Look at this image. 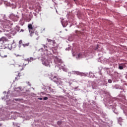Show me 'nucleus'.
Instances as JSON below:
<instances>
[{"label":"nucleus","instance_id":"obj_5","mask_svg":"<svg viewBox=\"0 0 127 127\" xmlns=\"http://www.w3.org/2000/svg\"><path fill=\"white\" fill-rule=\"evenodd\" d=\"M15 17H16V16H15L13 14H11L10 15V18H11V19H12V20H15Z\"/></svg>","mask_w":127,"mask_h":127},{"label":"nucleus","instance_id":"obj_1","mask_svg":"<svg viewBox=\"0 0 127 127\" xmlns=\"http://www.w3.org/2000/svg\"><path fill=\"white\" fill-rule=\"evenodd\" d=\"M54 82L56 83L58 85H61L63 82L61 81V78H59L57 76H55L53 78Z\"/></svg>","mask_w":127,"mask_h":127},{"label":"nucleus","instance_id":"obj_13","mask_svg":"<svg viewBox=\"0 0 127 127\" xmlns=\"http://www.w3.org/2000/svg\"><path fill=\"white\" fill-rule=\"evenodd\" d=\"M26 62H25L24 63H23V66H21V67H23V66H25L26 65Z\"/></svg>","mask_w":127,"mask_h":127},{"label":"nucleus","instance_id":"obj_18","mask_svg":"<svg viewBox=\"0 0 127 127\" xmlns=\"http://www.w3.org/2000/svg\"><path fill=\"white\" fill-rule=\"evenodd\" d=\"M39 100H40L41 101L42 100V98H39Z\"/></svg>","mask_w":127,"mask_h":127},{"label":"nucleus","instance_id":"obj_7","mask_svg":"<svg viewBox=\"0 0 127 127\" xmlns=\"http://www.w3.org/2000/svg\"><path fill=\"white\" fill-rule=\"evenodd\" d=\"M48 42H50L51 44H54L55 43V41L51 40L50 39H47Z\"/></svg>","mask_w":127,"mask_h":127},{"label":"nucleus","instance_id":"obj_14","mask_svg":"<svg viewBox=\"0 0 127 127\" xmlns=\"http://www.w3.org/2000/svg\"><path fill=\"white\" fill-rule=\"evenodd\" d=\"M43 100H48V97H45L43 98Z\"/></svg>","mask_w":127,"mask_h":127},{"label":"nucleus","instance_id":"obj_11","mask_svg":"<svg viewBox=\"0 0 127 127\" xmlns=\"http://www.w3.org/2000/svg\"><path fill=\"white\" fill-rule=\"evenodd\" d=\"M80 34H81V32H80L79 31H76V35L77 36H79L80 35Z\"/></svg>","mask_w":127,"mask_h":127},{"label":"nucleus","instance_id":"obj_19","mask_svg":"<svg viewBox=\"0 0 127 127\" xmlns=\"http://www.w3.org/2000/svg\"><path fill=\"white\" fill-rule=\"evenodd\" d=\"M21 31H22V32H23V31H24V30L23 29H21Z\"/></svg>","mask_w":127,"mask_h":127},{"label":"nucleus","instance_id":"obj_16","mask_svg":"<svg viewBox=\"0 0 127 127\" xmlns=\"http://www.w3.org/2000/svg\"><path fill=\"white\" fill-rule=\"evenodd\" d=\"M21 43H22V40H20V41H19V44H21Z\"/></svg>","mask_w":127,"mask_h":127},{"label":"nucleus","instance_id":"obj_2","mask_svg":"<svg viewBox=\"0 0 127 127\" xmlns=\"http://www.w3.org/2000/svg\"><path fill=\"white\" fill-rule=\"evenodd\" d=\"M20 73L18 71L15 72L13 73V77L15 78V81H17L20 79Z\"/></svg>","mask_w":127,"mask_h":127},{"label":"nucleus","instance_id":"obj_17","mask_svg":"<svg viewBox=\"0 0 127 127\" xmlns=\"http://www.w3.org/2000/svg\"><path fill=\"white\" fill-rule=\"evenodd\" d=\"M30 60H31L32 61H33V58H30Z\"/></svg>","mask_w":127,"mask_h":127},{"label":"nucleus","instance_id":"obj_21","mask_svg":"<svg viewBox=\"0 0 127 127\" xmlns=\"http://www.w3.org/2000/svg\"><path fill=\"white\" fill-rule=\"evenodd\" d=\"M77 73H78V72H75V73H76V74H77Z\"/></svg>","mask_w":127,"mask_h":127},{"label":"nucleus","instance_id":"obj_10","mask_svg":"<svg viewBox=\"0 0 127 127\" xmlns=\"http://www.w3.org/2000/svg\"><path fill=\"white\" fill-rule=\"evenodd\" d=\"M28 28L29 30H30V29H33V27L32 26V24H28Z\"/></svg>","mask_w":127,"mask_h":127},{"label":"nucleus","instance_id":"obj_4","mask_svg":"<svg viewBox=\"0 0 127 127\" xmlns=\"http://www.w3.org/2000/svg\"><path fill=\"white\" fill-rule=\"evenodd\" d=\"M6 42L7 41V39H6V38H5V37H2L0 39V42Z\"/></svg>","mask_w":127,"mask_h":127},{"label":"nucleus","instance_id":"obj_3","mask_svg":"<svg viewBox=\"0 0 127 127\" xmlns=\"http://www.w3.org/2000/svg\"><path fill=\"white\" fill-rule=\"evenodd\" d=\"M42 64H43V65H45V66H49V62L47 60H44L42 62Z\"/></svg>","mask_w":127,"mask_h":127},{"label":"nucleus","instance_id":"obj_8","mask_svg":"<svg viewBox=\"0 0 127 127\" xmlns=\"http://www.w3.org/2000/svg\"><path fill=\"white\" fill-rule=\"evenodd\" d=\"M85 54L84 53H79L77 55L78 58H83V56H84Z\"/></svg>","mask_w":127,"mask_h":127},{"label":"nucleus","instance_id":"obj_6","mask_svg":"<svg viewBox=\"0 0 127 127\" xmlns=\"http://www.w3.org/2000/svg\"><path fill=\"white\" fill-rule=\"evenodd\" d=\"M35 31V29L34 28H33L32 29L29 30L31 36H32V35L33 34V33H34Z\"/></svg>","mask_w":127,"mask_h":127},{"label":"nucleus","instance_id":"obj_12","mask_svg":"<svg viewBox=\"0 0 127 127\" xmlns=\"http://www.w3.org/2000/svg\"><path fill=\"white\" fill-rule=\"evenodd\" d=\"M62 123V122L61 121H59V122H58V125H59V126H60V125H61Z\"/></svg>","mask_w":127,"mask_h":127},{"label":"nucleus","instance_id":"obj_22","mask_svg":"<svg viewBox=\"0 0 127 127\" xmlns=\"http://www.w3.org/2000/svg\"><path fill=\"white\" fill-rule=\"evenodd\" d=\"M17 56H19V55H17Z\"/></svg>","mask_w":127,"mask_h":127},{"label":"nucleus","instance_id":"obj_23","mask_svg":"<svg viewBox=\"0 0 127 127\" xmlns=\"http://www.w3.org/2000/svg\"><path fill=\"white\" fill-rule=\"evenodd\" d=\"M74 0V1H76V0Z\"/></svg>","mask_w":127,"mask_h":127},{"label":"nucleus","instance_id":"obj_15","mask_svg":"<svg viewBox=\"0 0 127 127\" xmlns=\"http://www.w3.org/2000/svg\"><path fill=\"white\" fill-rule=\"evenodd\" d=\"M112 80H111V79H109L108 80V83H112Z\"/></svg>","mask_w":127,"mask_h":127},{"label":"nucleus","instance_id":"obj_9","mask_svg":"<svg viewBox=\"0 0 127 127\" xmlns=\"http://www.w3.org/2000/svg\"><path fill=\"white\" fill-rule=\"evenodd\" d=\"M119 68L120 70H123L124 69V64H119Z\"/></svg>","mask_w":127,"mask_h":127},{"label":"nucleus","instance_id":"obj_20","mask_svg":"<svg viewBox=\"0 0 127 127\" xmlns=\"http://www.w3.org/2000/svg\"><path fill=\"white\" fill-rule=\"evenodd\" d=\"M96 49H98V46H97V48H96Z\"/></svg>","mask_w":127,"mask_h":127}]
</instances>
